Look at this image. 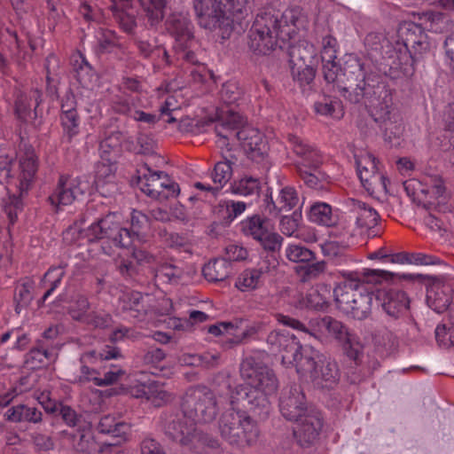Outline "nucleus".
<instances>
[{"label":"nucleus","instance_id":"nucleus-20","mask_svg":"<svg viewBox=\"0 0 454 454\" xmlns=\"http://www.w3.org/2000/svg\"><path fill=\"white\" fill-rule=\"evenodd\" d=\"M166 435L181 445H191L198 437L196 423L184 416L176 415L165 426Z\"/></svg>","mask_w":454,"mask_h":454},{"label":"nucleus","instance_id":"nucleus-24","mask_svg":"<svg viewBox=\"0 0 454 454\" xmlns=\"http://www.w3.org/2000/svg\"><path fill=\"white\" fill-rule=\"evenodd\" d=\"M116 169V164L107 158L96 164L94 183L98 192L104 197H112L119 190L115 183Z\"/></svg>","mask_w":454,"mask_h":454},{"label":"nucleus","instance_id":"nucleus-60","mask_svg":"<svg viewBox=\"0 0 454 454\" xmlns=\"http://www.w3.org/2000/svg\"><path fill=\"white\" fill-rule=\"evenodd\" d=\"M122 139L123 135L119 130L112 131L108 136L102 139L99 144L101 158L105 159L112 152L116 151L119 148Z\"/></svg>","mask_w":454,"mask_h":454},{"label":"nucleus","instance_id":"nucleus-63","mask_svg":"<svg viewBox=\"0 0 454 454\" xmlns=\"http://www.w3.org/2000/svg\"><path fill=\"white\" fill-rule=\"evenodd\" d=\"M191 365L201 366L205 369H212L217 367L221 364V356L218 352H204L200 355L191 356Z\"/></svg>","mask_w":454,"mask_h":454},{"label":"nucleus","instance_id":"nucleus-40","mask_svg":"<svg viewBox=\"0 0 454 454\" xmlns=\"http://www.w3.org/2000/svg\"><path fill=\"white\" fill-rule=\"evenodd\" d=\"M335 59H325L323 62V74L325 80L329 83H334L343 97L348 92V88L344 86V79H342L341 68Z\"/></svg>","mask_w":454,"mask_h":454},{"label":"nucleus","instance_id":"nucleus-16","mask_svg":"<svg viewBox=\"0 0 454 454\" xmlns=\"http://www.w3.org/2000/svg\"><path fill=\"white\" fill-rule=\"evenodd\" d=\"M279 411L289 421H299L309 413L306 396L301 387L294 383L283 388L279 397Z\"/></svg>","mask_w":454,"mask_h":454},{"label":"nucleus","instance_id":"nucleus-32","mask_svg":"<svg viewBox=\"0 0 454 454\" xmlns=\"http://www.w3.org/2000/svg\"><path fill=\"white\" fill-rule=\"evenodd\" d=\"M270 229V221L260 215H253L247 217L239 223V230L246 237L258 241L268 233Z\"/></svg>","mask_w":454,"mask_h":454},{"label":"nucleus","instance_id":"nucleus-27","mask_svg":"<svg viewBox=\"0 0 454 454\" xmlns=\"http://www.w3.org/2000/svg\"><path fill=\"white\" fill-rule=\"evenodd\" d=\"M75 454H96L98 442L90 425L79 426L74 432L63 431Z\"/></svg>","mask_w":454,"mask_h":454},{"label":"nucleus","instance_id":"nucleus-21","mask_svg":"<svg viewBox=\"0 0 454 454\" xmlns=\"http://www.w3.org/2000/svg\"><path fill=\"white\" fill-rule=\"evenodd\" d=\"M287 138L291 150L298 157L295 163L296 168L299 167H309V169L319 168L323 163V157L314 145L296 135L289 134Z\"/></svg>","mask_w":454,"mask_h":454},{"label":"nucleus","instance_id":"nucleus-28","mask_svg":"<svg viewBox=\"0 0 454 454\" xmlns=\"http://www.w3.org/2000/svg\"><path fill=\"white\" fill-rule=\"evenodd\" d=\"M347 205L356 215V225L359 234H365L378 224L380 215L372 207L356 199H348Z\"/></svg>","mask_w":454,"mask_h":454},{"label":"nucleus","instance_id":"nucleus-10","mask_svg":"<svg viewBox=\"0 0 454 454\" xmlns=\"http://www.w3.org/2000/svg\"><path fill=\"white\" fill-rule=\"evenodd\" d=\"M298 373L308 375L313 387L323 391L335 388L340 379L337 362L315 350L301 361Z\"/></svg>","mask_w":454,"mask_h":454},{"label":"nucleus","instance_id":"nucleus-41","mask_svg":"<svg viewBox=\"0 0 454 454\" xmlns=\"http://www.w3.org/2000/svg\"><path fill=\"white\" fill-rule=\"evenodd\" d=\"M96 360L97 352L95 350L85 352L81 356L79 359L81 364L80 375L75 377L74 382L85 384L93 381L96 385V381H98V372L89 366L90 364H93Z\"/></svg>","mask_w":454,"mask_h":454},{"label":"nucleus","instance_id":"nucleus-4","mask_svg":"<svg viewBox=\"0 0 454 454\" xmlns=\"http://www.w3.org/2000/svg\"><path fill=\"white\" fill-rule=\"evenodd\" d=\"M377 300L386 315L389 326L401 336H416L418 324L411 311V301L407 294L400 289L379 291Z\"/></svg>","mask_w":454,"mask_h":454},{"label":"nucleus","instance_id":"nucleus-54","mask_svg":"<svg viewBox=\"0 0 454 454\" xmlns=\"http://www.w3.org/2000/svg\"><path fill=\"white\" fill-rule=\"evenodd\" d=\"M90 309V303L88 298L79 294L74 298L73 303L68 309V314L74 320L82 323L86 315L89 314Z\"/></svg>","mask_w":454,"mask_h":454},{"label":"nucleus","instance_id":"nucleus-15","mask_svg":"<svg viewBox=\"0 0 454 454\" xmlns=\"http://www.w3.org/2000/svg\"><path fill=\"white\" fill-rule=\"evenodd\" d=\"M90 183L85 177L60 175L56 188L48 197V200L56 207L71 205L74 200L90 192Z\"/></svg>","mask_w":454,"mask_h":454},{"label":"nucleus","instance_id":"nucleus-49","mask_svg":"<svg viewBox=\"0 0 454 454\" xmlns=\"http://www.w3.org/2000/svg\"><path fill=\"white\" fill-rule=\"evenodd\" d=\"M420 192L432 197H442L445 192L443 181L438 175H428L422 178Z\"/></svg>","mask_w":454,"mask_h":454},{"label":"nucleus","instance_id":"nucleus-14","mask_svg":"<svg viewBox=\"0 0 454 454\" xmlns=\"http://www.w3.org/2000/svg\"><path fill=\"white\" fill-rule=\"evenodd\" d=\"M146 172L138 178L140 190L147 196L164 200L176 197L179 192V185L172 181L168 175L163 171H153L145 165Z\"/></svg>","mask_w":454,"mask_h":454},{"label":"nucleus","instance_id":"nucleus-11","mask_svg":"<svg viewBox=\"0 0 454 454\" xmlns=\"http://www.w3.org/2000/svg\"><path fill=\"white\" fill-rule=\"evenodd\" d=\"M336 308L346 317L363 321L372 315L374 293L366 288L354 289L352 286H336L333 289Z\"/></svg>","mask_w":454,"mask_h":454},{"label":"nucleus","instance_id":"nucleus-18","mask_svg":"<svg viewBox=\"0 0 454 454\" xmlns=\"http://www.w3.org/2000/svg\"><path fill=\"white\" fill-rule=\"evenodd\" d=\"M294 428V435L298 444L303 448L313 445L318 439L323 427V419L319 412L312 410L301 417Z\"/></svg>","mask_w":454,"mask_h":454},{"label":"nucleus","instance_id":"nucleus-56","mask_svg":"<svg viewBox=\"0 0 454 454\" xmlns=\"http://www.w3.org/2000/svg\"><path fill=\"white\" fill-rule=\"evenodd\" d=\"M388 40L381 32H371L364 38V46L372 55L381 54L384 47L388 46Z\"/></svg>","mask_w":454,"mask_h":454},{"label":"nucleus","instance_id":"nucleus-30","mask_svg":"<svg viewBox=\"0 0 454 454\" xmlns=\"http://www.w3.org/2000/svg\"><path fill=\"white\" fill-rule=\"evenodd\" d=\"M356 166L364 189L370 187L375 178L379 179L376 158L372 153H363L356 155Z\"/></svg>","mask_w":454,"mask_h":454},{"label":"nucleus","instance_id":"nucleus-45","mask_svg":"<svg viewBox=\"0 0 454 454\" xmlns=\"http://www.w3.org/2000/svg\"><path fill=\"white\" fill-rule=\"evenodd\" d=\"M138 396L145 397L155 407H160L172 400L171 394L164 389L163 384L157 381L150 383Z\"/></svg>","mask_w":454,"mask_h":454},{"label":"nucleus","instance_id":"nucleus-34","mask_svg":"<svg viewBox=\"0 0 454 454\" xmlns=\"http://www.w3.org/2000/svg\"><path fill=\"white\" fill-rule=\"evenodd\" d=\"M291 65H314L317 62V51L307 41H299L289 48Z\"/></svg>","mask_w":454,"mask_h":454},{"label":"nucleus","instance_id":"nucleus-48","mask_svg":"<svg viewBox=\"0 0 454 454\" xmlns=\"http://www.w3.org/2000/svg\"><path fill=\"white\" fill-rule=\"evenodd\" d=\"M291 74L294 81L300 87L305 88L308 86L310 88L316 76V69L313 65H291Z\"/></svg>","mask_w":454,"mask_h":454},{"label":"nucleus","instance_id":"nucleus-1","mask_svg":"<svg viewBox=\"0 0 454 454\" xmlns=\"http://www.w3.org/2000/svg\"><path fill=\"white\" fill-rule=\"evenodd\" d=\"M239 371L245 383L238 385L231 392V403H240L254 414L266 417L270 411L269 397L278 387L275 373L254 356L245 357Z\"/></svg>","mask_w":454,"mask_h":454},{"label":"nucleus","instance_id":"nucleus-62","mask_svg":"<svg viewBox=\"0 0 454 454\" xmlns=\"http://www.w3.org/2000/svg\"><path fill=\"white\" fill-rule=\"evenodd\" d=\"M449 218L450 215L428 212L424 217V223L433 231H446L450 225Z\"/></svg>","mask_w":454,"mask_h":454},{"label":"nucleus","instance_id":"nucleus-64","mask_svg":"<svg viewBox=\"0 0 454 454\" xmlns=\"http://www.w3.org/2000/svg\"><path fill=\"white\" fill-rule=\"evenodd\" d=\"M278 204L280 212L282 210H291L298 203L299 198L296 191L292 187H285L281 190L278 197Z\"/></svg>","mask_w":454,"mask_h":454},{"label":"nucleus","instance_id":"nucleus-61","mask_svg":"<svg viewBox=\"0 0 454 454\" xmlns=\"http://www.w3.org/2000/svg\"><path fill=\"white\" fill-rule=\"evenodd\" d=\"M245 323L242 328H234L235 330H241L240 333H236V343H247L251 340L256 338V335L262 330V326L258 322H249L248 320L242 318Z\"/></svg>","mask_w":454,"mask_h":454},{"label":"nucleus","instance_id":"nucleus-29","mask_svg":"<svg viewBox=\"0 0 454 454\" xmlns=\"http://www.w3.org/2000/svg\"><path fill=\"white\" fill-rule=\"evenodd\" d=\"M71 63L80 85L86 89H92L97 82L98 76L85 56L78 51L72 56Z\"/></svg>","mask_w":454,"mask_h":454},{"label":"nucleus","instance_id":"nucleus-50","mask_svg":"<svg viewBox=\"0 0 454 454\" xmlns=\"http://www.w3.org/2000/svg\"><path fill=\"white\" fill-rule=\"evenodd\" d=\"M137 97L125 95L115 96L111 101V107L113 111L117 114L131 117L137 106Z\"/></svg>","mask_w":454,"mask_h":454},{"label":"nucleus","instance_id":"nucleus-13","mask_svg":"<svg viewBox=\"0 0 454 454\" xmlns=\"http://www.w3.org/2000/svg\"><path fill=\"white\" fill-rule=\"evenodd\" d=\"M267 343L272 353L281 355L282 364L286 366H295L297 372L300 370V364L309 353L301 352V345L297 338L288 333L273 331L267 337Z\"/></svg>","mask_w":454,"mask_h":454},{"label":"nucleus","instance_id":"nucleus-42","mask_svg":"<svg viewBox=\"0 0 454 454\" xmlns=\"http://www.w3.org/2000/svg\"><path fill=\"white\" fill-rule=\"evenodd\" d=\"M66 264H60L59 266H51L44 273L42 283L43 285H49L48 290L44 293L43 297L38 301L39 306L45 302L46 300L51 294L59 287L65 274H66Z\"/></svg>","mask_w":454,"mask_h":454},{"label":"nucleus","instance_id":"nucleus-25","mask_svg":"<svg viewBox=\"0 0 454 454\" xmlns=\"http://www.w3.org/2000/svg\"><path fill=\"white\" fill-rule=\"evenodd\" d=\"M95 429L98 434L117 438L118 442H121L128 440L131 425L119 414H106L99 418Z\"/></svg>","mask_w":454,"mask_h":454},{"label":"nucleus","instance_id":"nucleus-33","mask_svg":"<svg viewBox=\"0 0 454 454\" xmlns=\"http://www.w3.org/2000/svg\"><path fill=\"white\" fill-rule=\"evenodd\" d=\"M233 273L231 262L222 257L209 261L202 268L204 278L209 282H221L228 278Z\"/></svg>","mask_w":454,"mask_h":454},{"label":"nucleus","instance_id":"nucleus-37","mask_svg":"<svg viewBox=\"0 0 454 454\" xmlns=\"http://www.w3.org/2000/svg\"><path fill=\"white\" fill-rule=\"evenodd\" d=\"M309 220L323 226H333L337 223V216L333 214L332 207L325 202H314L308 213Z\"/></svg>","mask_w":454,"mask_h":454},{"label":"nucleus","instance_id":"nucleus-35","mask_svg":"<svg viewBox=\"0 0 454 454\" xmlns=\"http://www.w3.org/2000/svg\"><path fill=\"white\" fill-rule=\"evenodd\" d=\"M121 309L129 311L130 317L142 321L147 314V307L144 303V296L139 292L123 294L119 299Z\"/></svg>","mask_w":454,"mask_h":454},{"label":"nucleus","instance_id":"nucleus-31","mask_svg":"<svg viewBox=\"0 0 454 454\" xmlns=\"http://www.w3.org/2000/svg\"><path fill=\"white\" fill-rule=\"evenodd\" d=\"M4 417L8 421L13 423L37 424L43 420V413L39 409L26 404H18L9 408Z\"/></svg>","mask_w":454,"mask_h":454},{"label":"nucleus","instance_id":"nucleus-9","mask_svg":"<svg viewBox=\"0 0 454 454\" xmlns=\"http://www.w3.org/2000/svg\"><path fill=\"white\" fill-rule=\"evenodd\" d=\"M168 34L174 39L172 51L177 62L199 63V57L194 49L196 40L194 26L187 14L175 12L165 22Z\"/></svg>","mask_w":454,"mask_h":454},{"label":"nucleus","instance_id":"nucleus-8","mask_svg":"<svg viewBox=\"0 0 454 454\" xmlns=\"http://www.w3.org/2000/svg\"><path fill=\"white\" fill-rule=\"evenodd\" d=\"M181 409L184 416L196 424L211 423L219 412L215 393L205 385L188 387L182 397Z\"/></svg>","mask_w":454,"mask_h":454},{"label":"nucleus","instance_id":"nucleus-58","mask_svg":"<svg viewBox=\"0 0 454 454\" xmlns=\"http://www.w3.org/2000/svg\"><path fill=\"white\" fill-rule=\"evenodd\" d=\"M131 229L129 230L132 236V243L135 239H140V234L144 233L149 227V218L146 215L138 210L131 213Z\"/></svg>","mask_w":454,"mask_h":454},{"label":"nucleus","instance_id":"nucleus-59","mask_svg":"<svg viewBox=\"0 0 454 454\" xmlns=\"http://www.w3.org/2000/svg\"><path fill=\"white\" fill-rule=\"evenodd\" d=\"M112 316L104 310H92L86 315L82 323L94 328L105 329L111 325Z\"/></svg>","mask_w":454,"mask_h":454},{"label":"nucleus","instance_id":"nucleus-7","mask_svg":"<svg viewBox=\"0 0 454 454\" xmlns=\"http://www.w3.org/2000/svg\"><path fill=\"white\" fill-rule=\"evenodd\" d=\"M309 334L324 341L328 338L339 342L346 355L353 361L357 362L362 354V344L359 338L352 333L341 321L330 317H317L309 321Z\"/></svg>","mask_w":454,"mask_h":454},{"label":"nucleus","instance_id":"nucleus-23","mask_svg":"<svg viewBox=\"0 0 454 454\" xmlns=\"http://www.w3.org/2000/svg\"><path fill=\"white\" fill-rule=\"evenodd\" d=\"M243 118L239 114L230 111V114L215 123V132L218 137L217 144L226 147L231 144L241 141Z\"/></svg>","mask_w":454,"mask_h":454},{"label":"nucleus","instance_id":"nucleus-26","mask_svg":"<svg viewBox=\"0 0 454 454\" xmlns=\"http://www.w3.org/2000/svg\"><path fill=\"white\" fill-rule=\"evenodd\" d=\"M380 106L383 109L384 114H382V118L379 119L374 114L375 108L373 106H368L371 111V115L373 120L380 123L381 129L384 131V137L387 141L393 144L394 139H398L403 131V127L401 121L397 120V117L395 114H392L393 110V98L392 91L390 90V104H387V106L385 107V104H381V100H379Z\"/></svg>","mask_w":454,"mask_h":454},{"label":"nucleus","instance_id":"nucleus-51","mask_svg":"<svg viewBox=\"0 0 454 454\" xmlns=\"http://www.w3.org/2000/svg\"><path fill=\"white\" fill-rule=\"evenodd\" d=\"M63 129V139L71 143L80 132L81 119L78 114L60 115Z\"/></svg>","mask_w":454,"mask_h":454},{"label":"nucleus","instance_id":"nucleus-5","mask_svg":"<svg viewBox=\"0 0 454 454\" xmlns=\"http://www.w3.org/2000/svg\"><path fill=\"white\" fill-rule=\"evenodd\" d=\"M218 429L221 437L238 450L254 447L260 437L256 421L241 410L231 409L223 412L218 422Z\"/></svg>","mask_w":454,"mask_h":454},{"label":"nucleus","instance_id":"nucleus-53","mask_svg":"<svg viewBox=\"0 0 454 454\" xmlns=\"http://www.w3.org/2000/svg\"><path fill=\"white\" fill-rule=\"evenodd\" d=\"M362 283L378 285L383 282H389L396 276L395 273L384 270L364 269L361 271Z\"/></svg>","mask_w":454,"mask_h":454},{"label":"nucleus","instance_id":"nucleus-36","mask_svg":"<svg viewBox=\"0 0 454 454\" xmlns=\"http://www.w3.org/2000/svg\"><path fill=\"white\" fill-rule=\"evenodd\" d=\"M416 29L419 31V35H416L415 32L408 33L404 41V46L413 62L419 60L430 49L427 35L420 27H416Z\"/></svg>","mask_w":454,"mask_h":454},{"label":"nucleus","instance_id":"nucleus-55","mask_svg":"<svg viewBox=\"0 0 454 454\" xmlns=\"http://www.w3.org/2000/svg\"><path fill=\"white\" fill-rule=\"evenodd\" d=\"M220 97L226 105L239 104L243 98V90L236 82H225L221 90Z\"/></svg>","mask_w":454,"mask_h":454},{"label":"nucleus","instance_id":"nucleus-47","mask_svg":"<svg viewBox=\"0 0 454 454\" xmlns=\"http://www.w3.org/2000/svg\"><path fill=\"white\" fill-rule=\"evenodd\" d=\"M231 192L240 196L258 195L261 185L258 178L245 176L231 184Z\"/></svg>","mask_w":454,"mask_h":454},{"label":"nucleus","instance_id":"nucleus-6","mask_svg":"<svg viewBox=\"0 0 454 454\" xmlns=\"http://www.w3.org/2000/svg\"><path fill=\"white\" fill-rule=\"evenodd\" d=\"M281 22L271 12L258 13L249 30V48L258 54L266 55L278 45L279 41H286L290 36V30L285 31Z\"/></svg>","mask_w":454,"mask_h":454},{"label":"nucleus","instance_id":"nucleus-2","mask_svg":"<svg viewBox=\"0 0 454 454\" xmlns=\"http://www.w3.org/2000/svg\"><path fill=\"white\" fill-rule=\"evenodd\" d=\"M344 86L348 88L345 98L353 104L364 102L365 106H373L374 114L382 118L381 104H390V89L382 78L370 71V65L357 57H350L344 64L342 71Z\"/></svg>","mask_w":454,"mask_h":454},{"label":"nucleus","instance_id":"nucleus-12","mask_svg":"<svg viewBox=\"0 0 454 454\" xmlns=\"http://www.w3.org/2000/svg\"><path fill=\"white\" fill-rule=\"evenodd\" d=\"M111 5L109 7L114 20L120 27L128 33L134 30L137 26L136 22V4H138L144 7L146 13L148 22L151 26L158 25L164 17V8L167 3L158 4L150 3L147 5L142 0H110Z\"/></svg>","mask_w":454,"mask_h":454},{"label":"nucleus","instance_id":"nucleus-38","mask_svg":"<svg viewBox=\"0 0 454 454\" xmlns=\"http://www.w3.org/2000/svg\"><path fill=\"white\" fill-rule=\"evenodd\" d=\"M53 351L49 345L43 342H36L26 355L25 364L32 370L46 365L53 357Z\"/></svg>","mask_w":454,"mask_h":454},{"label":"nucleus","instance_id":"nucleus-22","mask_svg":"<svg viewBox=\"0 0 454 454\" xmlns=\"http://www.w3.org/2000/svg\"><path fill=\"white\" fill-rule=\"evenodd\" d=\"M240 145L253 161L262 162L268 157V142L257 129L250 126L242 127Z\"/></svg>","mask_w":454,"mask_h":454},{"label":"nucleus","instance_id":"nucleus-46","mask_svg":"<svg viewBox=\"0 0 454 454\" xmlns=\"http://www.w3.org/2000/svg\"><path fill=\"white\" fill-rule=\"evenodd\" d=\"M264 284V278L255 268L243 270L237 278L236 286L241 292L260 288Z\"/></svg>","mask_w":454,"mask_h":454},{"label":"nucleus","instance_id":"nucleus-19","mask_svg":"<svg viewBox=\"0 0 454 454\" xmlns=\"http://www.w3.org/2000/svg\"><path fill=\"white\" fill-rule=\"evenodd\" d=\"M453 286L446 278H435L427 288V304L436 313H442L452 301Z\"/></svg>","mask_w":454,"mask_h":454},{"label":"nucleus","instance_id":"nucleus-17","mask_svg":"<svg viewBox=\"0 0 454 454\" xmlns=\"http://www.w3.org/2000/svg\"><path fill=\"white\" fill-rule=\"evenodd\" d=\"M193 8L200 27L215 30L226 20L225 10L220 0H193Z\"/></svg>","mask_w":454,"mask_h":454},{"label":"nucleus","instance_id":"nucleus-39","mask_svg":"<svg viewBox=\"0 0 454 454\" xmlns=\"http://www.w3.org/2000/svg\"><path fill=\"white\" fill-rule=\"evenodd\" d=\"M184 275V269L171 262L160 264L154 270V278L159 284H178Z\"/></svg>","mask_w":454,"mask_h":454},{"label":"nucleus","instance_id":"nucleus-3","mask_svg":"<svg viewBox=\"0 0 454 454\" xmlns=\"http://www.w3.org/2000/svg\"><path fill=\"white\" fill-rule=\"evenodd\" d=\"M94 205H88L82 223L86 220L93 222L85 229L74 223L64 232V239L70 241L85 239L95 242L100 239L110 241L117 247L128 248L132 245V236L129 229L122 227L121 216L115 212H108L100 217H94Z\"/></svg>","mask_w":454,"mask_h":454},{"label":"nucleus","instance_id":"nucleus-52","mask_svg":"<svg viewBox=\"0 0 454 454\" xmlns=\"http://www.w3.org/2000/svg\"><path fill=\"white\" fill-rule=\"evenodd\" d=\"M231 176V163L228 160L217 162L211 174L212 180L219 191L230 181Z\"/></svg>","mask_w":454,"mask_h":454},{"label":"nucleus","instance_id":"nucleus-43","mask_svg":"<svg viewBox=\"0 0 454 454\" xmlns=\"http://www.w3.org/2000/svg\"><path fill=\"white\" fill-rule=\"evenodd\" d=\"M19 190L20 195L26 193L31 186L37 170V162L34 156H27L20 160Z\"/></svg>","mask_w":454,"mask_h":454},{"label":"nucleus","instance_id":"nucleus-57","mask_svg":"<svg viewBox=\"0 0 454 454\" xmlns=\"http://www.w3.org/2000/svg\"><path fill=\"white\" fill-rule=\"evenodd\" d=\"M286 256L294 262H309L315 258V254L305 247L291 244L286 248Z\"/></svg>","mask_w":454,"mask_h":454},{"label":"nucleus","instance_id":"nucleus-44","mask_svg":"<svg viewBox=\"0 0 454 454\" xmlns=\"http://www.w3.org/2000/svg\"><path fill=\"white\" fill-rule=\"evenodd\" d=\"M34 281L27 278L22 283L18 285L15 288L13 301L14 310L17 314L27 308L33 300L32 291L34 289Z\"/></svg>","mask_w":454,"mask_h":454}]
</instances>
